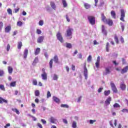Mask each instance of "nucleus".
<instances>
[{
  "label": "nucleus",
  "instance_id": "18",
  "mask_svg": "<svg viewBox=\"0 0 128 128\" xmlns=\"http://www.w3.org/2000/svg\"><path fill=\"white\" fill-rule=\"evenodd\" d=\"M120 88H121L122 90H126V86L124 83L121 84H120Z\"/></svg>",
  "mask_w": 128,
  "mask_h": 128
},
{
  "label": "nucleus",
  "instance_id": "47",
  "mask_svg": "<svg viewBox=\"0 0 128 128\" xmlns=\"http://www.w3.org/2000/svg\"><path fill=\"white\" fill-rule=\"evenodd\" d=\"M52 96V94H50V91H48L47 92V98H50Z\"/></svg>",
  "mask_w": 128,
  "mask_h": 128
},
{
  "label": "nucleus",
  "instance_id": "64",
  "mask_svg": "<svg viewBox=\"0 0 128 128\" xmlns=\"http://www.w3.org/2000/svg\"><path fill=\"white\" fill-rule=\"evenodd\" d=\"M62 120H63V122H64V124H68V120H66V119H63Z\"/></svg>",
  "mask_w": 128,
  "mask_h": 128
},
{
  "label": "nucleus",
  "instance_id": "1",
  "mask_svg": "<svg viewBox=\"0 0 128 128\" xmlns=\"http://www.w3.org/2000/svg\"><path fill=\"white\" fill-rule=\"evenodd\" d=\"M101 18L102 22H103L104 24H108L110 26H112V25L114 24V22L110 18L106 19V17L104 13L101 14Z\"/></svg>",
  "mask_w": 128,
  "mask_h": 128
},
{
  "label": "nucleus",
  "instance_id": "30",
  "mask_svg": "<svg viewBox=\"0 0 128 128\" xmlns=\"http://www.w3.org/2000/svg\"><path fill=\"white\" fill-rule=\"evenodd\" d=\"M8 70L9 74H12L13 69L12 66H8Z\"/></svg>",
  "mask_w": 128,
  "mask_h": 128
},
{
  "label": "nucleus",
  "instance_id": "57",
  "mask_svg": "<svg viewBox=\"0 0 128 128\" xmlns=\"http://www.w3.org/2000/svg\"><path fill=\"white\" fill-rule=\"evenodd\" d=\"M96 122V120H90V123L92 124H94V122Z\"/></svg>",
  "mask_w": 128,
  "mask_h": 128
},
{
  "label": "nucleus",
  "instance_id": "60",
  "mask_svg": "<svg viewBox=\"0 0 128 128\" xmlns=\"http://www.w3.org/2000/svg\"><path fill=\"white\" fill-rule=\"evenodd\" d=\"M37 126L40 128H42V124H40V123H38Z\"/></svg>",
  "mask_w": 128,
  "mask_h": 128
},
{
  "label": "nucleus",
  "instance_id": "39",
  "mask_svg": "<svg viewBox=\"0 0 128 128\" xmlns=\"http://www.w3.org/2000/svg\"><path fill=\"white\" fill-rule=\"evenodd\" d=\"M61 108H68L69 106L68 105L66 104H62L60 106Z\"/></svg>",
  "mask_w": 128,
  "mask_h": 128
},
{
  "label": "nucleus",
  "instance_id": "15",
  "mask_svg": "<svg viewBox=\"0 0 128 128\" xmlns=\"http://www.w3.org/2000/svg\"><path fill=\"white\" fill-rule=\"evenodd\" d=\"M128 66H126L121 70L120 72L121 74H126V72H128Z\"/></svg>",
  "mask_w": 128,
  "mask_h": 128
},
{
  "label": "nucleus",
  "instance_id": "11",
  "mask_svg": "<svg viewBox=\"0 0 128 128\" xmlns=\"http://www.w3.org/2000/svg\"><path fill=\"white\" fill-rule=\"evenodd\" d=\"M44 36H39L37 40V42H38V44H41V42H44Z\"/></svg>",
  "mask_w": 128,
  "mask_h": 128
},
{
  "label": "nucleus",
  "instance_id": "28",
  "mask_svg": "<svg viewBox=\"0 0 128 128\" xmlns=\"http://www.w3.org/2000/svg\"><path fill=\"white\" fill-rule=\"evenodd\" d=\"M2 102H5L6 104H8V101L2 97H0V104H2Z\"/></svg>",
  "mask_w": 128,
  "mask_h": 128
},
{
  "label": "nucleus",
  "instance_id": "61",
  "mask_svg": "<svg viewBox=\"0 0 128 128\" xmlns=\"http://www.w3.org/2000/svg\"><path fill=\"white\" fill-rule=\"evenodd\" d=\"M120 42H122V44H124V38L122 36L120 37Z\"/></svg>",
  "mask_w": 128,
  "mask_h": 128
},
{
  "label": "nucleus",
  "instance_id": "3",
  "mask_svg": "<svg viewBox=\"0 0 128 128\" xmlns=\"http://www.w3.org/2000/svg\"><path fill=\"white\" fill-rule=\"evenodd\" d=\"M53 60H54L56 64L58 63V57L57 56V55H55L54 57V58L50 59L49 62V66L50 68H52Z\"/></svg>",
  "mask_w": 128,
  "mask_h": 128
},
{
  "label": "nucleus",
  "instance_id": "10",
  "mask_svg": "<svg viewBox=\"0 0 128 128\" xmlns=\"http://www.w3.org/2000/svg\"><path fill=\"white\" fill-rule=\"evenodd\" d=\"M100 56H98L97 58L96 62L95 63L96 66L97 68H100Z\"/></svg>",
  "mask_w": 128,
  "mask_h": 128
},
{
  "label": "nucleus",
  "instance_id": "55",
  "mask_svg": "<svg viewBox=\"0 0 128 128\" xmlns=\"http://www.w3.org/2000/svg\"><path fill=\"white\" fill-rule=\"evenodd\" d=\"M120 24H121L122 32H124V26L122 25V22H120Z\"/></svg>",
  "mask_w": 128,
  "mask_h": 128
},
{
  "label": "nucleus",
  "instance_id": "27",
  "mask_svg": "<svg viewBox=\"0 0 128 128\" xmlns=\"http://www.w3.org/2000/svg\"><path fill=\"white\" fill-rule=\"evenodd\" d=\"M12 110L16 112L17 114H20V111L17 108H12Z\"/></svg>",
  "mask_w": 128,
  "mask_h": 128
},
{
  "label": "nucleus",
  "instance_id": "23",
  "mask_svg": "<svg viewBox=\"0 0 128 128\" xmlns=\"http://www.w3.org/2000/svg\"><path fill=\"white\" fill-rule=\"evenodd\" d=\"M40 52V48H36L34 52L35 56H38Z\"/></svg>",
  "mask_w": 128,
  "mask_h": 128
},
{
  "label": "nucleus",
  "instance_id": "45",
  "mask_svg": "<svg viewBox=\"0 0 128 128\" xmlns=\"http://www.w3.org/2000/svg\"><path fill=\"white\" fill-rule=\"evenodd\" d=\"M0 88L2 90H6V89L4 88V86L2 84H0Z\"/></svg>",
  "mask_w": 128,
  "mask_h": 128
},
{
  "label": "nucleus",
  "instance_id": "48",
  "mask_svg": "<svg viewBox=\"0 0 128 128\" xmlns=\"http://www.w3.org/2000/svg\"><path fill=\"white\" fill-rule=\"evenodd\" d=\"M36 34H42V30L40 29H37L36 30Z\"/></svg>",
  "mask_w": 128,
  "mask_h": 128
},
{
  "label": "nucleus",
  "instance_id": "51",
  "mask_svg": "<svg viewBox=\"0 0 128 128\" xmlns=\"http://www.w3.org/2000/svg\"><path fill=\"white\" fill-rule=\"evenodd\" d=\"M10 50V44H8L6 47L7 52H9Z\"/></svg>",
  "mask_w": 128,
  "mask_h": 128
},
{
  "label": "nucleus",
  "instance_id": "34",
  "mask_svg": "<svg viewBox=\"0 0 128 128\" xmlns=\"http://www.w3.org/2000/svg\"><path fill=\"white\" fill-rule=\"evenodd\" d=\"M16 84V82L14 81L10 84V86L14 87Z\"/></svg>",
  "mask_w": 128,
  "mask_h": 128
},
{
  "label": "nucleus",
  "instance_id": "32",
  "mask_svg": "<svg viewBox=\"0 0 128 128\" xmlns=\"http://www.w3.org/2000/svg\"><path fill=\"white\" fill-rule=\"evenodd\" d=\"M110 94V90H105L104 92V94L106 96H108V94Z\"/></svg>",
  "mask_w": 128,
  "mask_h": 128
},
{
  "label": "nucleus",
  "instance_id": "59",
  "mask_svg": "<svg viewBox=\"0 0 128 128\" xmlns=\"http://www.w3.org/2000/svg\"><path fill=\"white\" fill-rule=\"evenodd\" d=\"M44 56H45V58H48V52H45L44 54Z\"/></svg>",
  "mask_w": 128,
  "mask_h": 128
},
{
  "label": "nucleus",
  "instance_id": "40",
  "mask_svg": "<svg viewBox=\"0 0 128 128\" xmlns=\"http://www.w3.org/2000/svg\"><path fill=\"white\" fill-rule=\"evenodd\" d=\"M34 94H35L36 96H40V90H36Z\"/></svg>",
  "mask_w": 128,
  "mask_h": 128
},
{
  "label": "nucleus",
  "instance_id": "62",
  "mask_svg": "<svg viewBox=\"0 0 128 128\" xmlns=\"http://www.w3.org/2000/svg\"><path fill=\"white\" fill-rule=\"evenodd\" d=\"M102 90H104V88H99V89L98 90V92H99V93L101 92Z\"/></svg>",
  "mask_w": 128,
  "mask_h": 128
},
{
  "label": "nucleus",
  "instance_id": "22",
  "mask_svg": "<svg viewBox=\"0 0 128 128\" xmlns=\"http://www.w3.org/2000/svg\"><path fill=\"white\" fill-rule=\"evenodd\" d=\"M56 122V118L54 117H50V122H52V124H55Z\"/></svg>",
  "mask_w": 128,
  "mask_h": 128
},
{
  "label": "nucleus",
  "instance_id": "24",
  "mask_svg": "<svg viewBox=\"0 0 128 128\" xmlns=\"http://www.w3.org/2000/svg\"><path fill=\"white\" fill-rule=\"evenodd\" d=\"M38 62V58H35L34 60L33 61V62L32 64V66H36V64Z\"/></svg>",
  "mask_w": 128,
  "mask_h": 128
},
{
  "label": "nucleus",
  "instance_id": "14",
  "mask_svg": "<svg viewBox=\"0 0 128 128\" xmlns=\"http://www.w3.org/2000/svg\"><path fill=\"white\" fill-rule=\"evenodd\" d=\"M110 102H112V97L109 96L105 101V104L106 106H108L110 104Z\"/></svg>",
  "mask_w": 128,
  "mask_h": 128
},
{
  "label": "nucleus",
  "instance_id": "63",
  "mask_svg": "<svg viewBox=\"0 0 128 128\" xmlns=\"http://www.w3.org/2000/svg\"><path fill=\"white\" fill-rule=\"evenodd\" d=\"M14 12H15L16 14V12H20V8H15Z\"/></svg>",
  "mask_w": 128,
  "mask_h": 128
},
{
  "label": "nucleus",
  "instance_id": "44",
  "mask_svg": "<svg viewBox=\"0 0 128 128\" xmlns=\"http://www.w3.org/2000/svg\"><path fill=\"white\" fill-rule=\"evenodd\" d=\"M77 56L78 58H80V60H82V53H80L77 55Z\"/></svg>",
  "mask_w": 128,
  "mask_h": 128
},
{
  "label": "nucleus",
  "instance_id": "43",
  "mask_svg": "<svg viewBox=\"0 0 128 128\" xmlns=\"http://www.w3.org/2000/svg\"><path fill=\"white\" fill-rule=\"evenodd\" d=\"M18 26H22V22L19 21L17 22Z\"/></svg>",
  "mask_w": 128,
  "mask_h": 128
},
{
  "label": "nucleus",
  "instance_id": "8",
  "mask_svg": "<svg viewBox=\"0 0 128 128\" xmlns=\"http://www.w3.org/2000/svg\"><path fill=\"white\" fill-rule=\"evenodd\" d=\"M105 71L106 72H103V76H106V74H110V67L106 68Z\"/></svg>",
  "mask_w": 128,
  "mask_h": 128
},
{
  "label": "nucleus",
  "instance_id": "9",
  "mask_svg": "<svg viewBox=\"0 0 128 128\" xmlns=\"http://www.w3.org/2000/svg\"><path fill=\"white\" fill-rule=\"evenodd\" d=\"M102 32L104 34V36H108V32H106V30L104 25L102 26Z\"/></svg>",
  "mask_w": 128,
  "mask_h": 128
},
{
  "label": "nucleus",
  "instance_id": "13",
  "mask_svg": "<svg viewBox=\"0 0 128 128\" xmlns=\"http://www.w3.org/2000/svg\"><path fill=\"white\" fill-rule=\"evenodd\" d=\"M84 74L85 78H88V68H86V65H84Z\"/></svg>",
  "mask_w": 128,
  "mask_h": 128
},
{
  "label": "nucleus",
  "instance_id": "56",
  "mask_svg": "<svg viewBox=\"0 0 128 128\" xmlns=\"http://www.w3.org/2000/svg\"><path fill=\"white\" fill-rule=\"evenodd\" d=\"M41 122L43 124H46V121L44 119L41 120Z\"/></svg>",
  "mask_w": 128,
  "mask_h": 128
},
{
  "label": "nucleus",
  "instance_id": "5",
  "mask_svg": "<svg viewBox=\"0 0 128 128\" xmlns=\"http://www.w3.org/2000/svg\"><path fill=\"white\" fill-rule=\"evenodd\" d=\"M120 20H122V22H124V18H126V12H124V9H121L120 10Z\"/></svg>",
  "mask_w": 128,
  "mask_h": 128
},
{
  "label": "nucleus",
  "instance_id": "12",
  "mask_svg": "<svg viewBox=\"0 0 128 128\" xmlns=\"http://www.w3.org/2000/svg\"><path fill=\"white\" fill-rule=\"evenodd\" d=\"M28 50L25 49L23 54V56L24 60H26V58H28Z\"/></svg>",
  "mask_w": 128,
  "mask_h": 128
},
{
  "label": "nucleus",
  "instance_id": "7",
  "mask_svg": "<svg viewBox=\"0 0 128 128\" xmlns=\"http://www.w3.org/2000/svg\"><path fill=\"white\" fill-rule=\"evenodd\" d=\"M56 37L58 40L60 41V42H64V38H62V34H60V32H58L56 34Z\"/></svg>",
  "mask_w": 128,
  "mask_h": 128
},
{
  "label": "nucleus",
  "instance_id": "19",
  "mask_svg": "<svg viewBox=\"0 0 128 128\" xmlns=\"http://www.w3.org/2000/svg\"><path fill=\"white\" fill-rule=\"evenodd\" d=\"M50 6L51 8H53V10H56V3H54V2H50Z\"/></svg>",
  "mask_w": 128,
  "mask_h": 128
},
{
  "label": "nucleus",
  "instance_id": "38",
  "mask_svg": "<svg viewBox=\"0 0 128 128\" xmlns=\"http://www.w3.org/2000/svg\"><path fill=\"white\" fill-rule=\"evenodd\" d=\"M32 84L34 86H38V80H36V79H34L32 80Z\"/></svg>",
  "mask_w": 128,
  "mask_h": 128
},
{
  "label": "nucleus",
  "instance_id": "4",
  "mask_svg": "<svg viewBox=\"0 0 128 128\" xmlns=\"http://www.w3.org/2000/svg\"><path fill=\"white\" fill-rule=\"evenodd\" d=\"M88 20L92 26L96 24V18L94 16H88Z\"/></svg>",
  "mask_w": 128,
  "mask_h": 128
},
{
  "label": "nucleus",
  "instance_id": "20",
  "mask_svg": "<svg viewBox=\"0 0 128 128\" xmlns=\"http://www.w3.org/2000/svg\"><path fill=\"white\" fill-rule=\"evenodd\" d=\"M53 100L56 102V104H60V100L58 97L53 96Z\"/></svg>",
  "mask_w": 128,
  "mask_h": 128
},
{
  "label": "nucleus",
  "instance_id": "52",
  "mask_svg": "<svg viewBox=\"0 0 128 128\" xmlns=\"http://www.w3.org/2000/svg\"><path fill=\"white\" fill-rule=\"evenodd\" d=\"M122 112H127L128 114V110L126 108H124L122 110Z\"/></svg>",
  "mask_w": 128,
  "mask_h": 128
},
{
  "label": "nucleus",
  "instance_id": "50",
  "mask_svg": "<svg viewBox=\"0 0 128 128\" xmlns=\"http://www.w3.org/2000/svg\"><path fill=\"white\" fill-rule=\"evenodd\" d=\"M88 62H91L92 61V55H90L87 59Z\"/></svg>",
  "mask_w": 128,
  "mask_h": 128
},
{
  "label": "nucleus",
  "instance_id": "21",
  "mask_svg": "<svg viewBox=\"0 0 128 128\" xmlns=\"http://www.w3.org/2000/svg\"><path fill=\"white\" fill-rule=\"evenodd\" d=\"M110 14L112 17L113 18H116V12L114 10H112Z\"/></svg>",
  "mask_w": 128,
  "mask_h": 128
},
{
  "label": "nucleus",
  "instance_id": "37",
  "mask_svg": "<svg viewBox=\"0 0 128 128\" xmlns=\"http://www.w3.org/2000/svg\"><path fill=\"white\" fill-rule=\"evenodd\" d=\"M7 12H8V14H11V16H12V9H10V8H8L7 10Z\"/></svg>",
  "mask_w": 128,
  "mask_h": 128
},
{
  "label": "nucleus",
  "instance_id": "17",
  "mask_svg": "<svg viewBox=\"0 0 128 128\" xmlns=\"http://www.w3.org/2000/svg\"><path fill=\"white\" fill-rule=\"evenodd\" d=\"M41 76L42 78V80H48V74H46V73L42 74H41Z\"/></svg>",
  "mask_w": 128,
  "mask_h": 128
},
{
  "label": "nucleus",
  "instance_id": "42",
  "mask_svg": "<svg viewBox=\"0 0 128 128\" xmlns=\"http://www.w3.org/2000/svg\"><path fill=\"white\" fill-rule=\"evenodd\" d=\"M114 108H120V105L118 103H115L114 105H113Z\"/></svg>",
  "mask_w": 128,
  "mask_h": 128
},
{
  "label": "nucleus",
  "instance_id": "58",
  "mask_svg": "<svg viewBox=\"0 0 128 128\" xmlns=\"http://www.w3.org/2000/svg\"><path fill=\"white\" fill-rule=\"evenodd\" d=\"M66 20H67V22H70V18H68V15H66Z\"/></svg>",
  "mask_w": 128,
  "mask_h": 128
},
{
  "label": "nucleus",
  "instance_id": "46",
  "mask_svg": "<svg viewBox=\"0 0 128 128\" xmlns=\"http://www.w3.org/2000/svg\"><path fill=\"white\" fill-rule=\"evenodd\" d=\"M4 26V23L2 22H0V32L2 30V27Z\"/></svg>",
  "mask_w": 128,
  "mask_h": 128
},
{
  "label": "nucleus",
  "instance_id": "54",
  "mask_svg": "<svg viewBox=\"0 0 128 128\" xmlns=\"http://www.w3.org/2000/svg\"><path fill=\"white\" fill-rule=\"evenodd\" d=\"M4 70H0V76H4Z\"/></svg>",
  "mask_w": 128,
  "mask_h": 128
},
{
  "label": "nucleus",
  "instance_id": "2",
  "mask_svg": "<svg viewBox=\"0 0 128 128\" xmlns=\"http://www.w3.org/2000/svg\"><path fill=\"white\" fill-rule=\"evenodd\" d=\"M72 32H74L73 28H70V27L68 28L66 30V36L67 38H70H70H72Z\"/></svg>",
  "mask_w": 128,
  "mask_h": 128
},
{
  "label": "nucleus",
  "instance_id": "16",
  "mask_svg": "<svg viewBox=\"0 0 128 128\" xmlns=\"http://www.w3.org/2000/svg\"><path fill=\"white\" fill-rule=\"evenodd\" d=\"M12 30V26H6L4 28L5 32H10Z\"/></svg>",
  "mask_w": 128,
  "mask_h": 128
},
{
  "label": "nucleus",
  "instance_id": "41",
  "mask_svg": "<svg viewBox=\"0 0 128 128\" xmlns=\"http://www.w3.org/2000/svg\"><path fill=\"white\" fill-rule=\"evenodd\" d=\"M58 75L54 74L53 76L54 80H58Z\"/></svg>",
  "mask_w": 128,
  "mask_h": 128
},
{
  "label": "nucleus",
  "instance_id": "25",
  "mask_svg": "<svg viewBox=\"0 0 128 128\" xmlns=\"http://www.w3.org/2000/svg\"><path fill=\"white\" fill-rule=\"evenodd\" d=\"M66 46L67 48H72V44L66 42Z\"/></svg>",
  "mask_w": 128,
  "mask_h": 128
},
{
  "label": "nucleus",
  "instance_id": "29",
  "mask_svg": "<svg viewBox=\"0 0 128 128\" xmlns=\"http://www.w3.org/2000/svg\"><path fill=\"white\" fill-rule=\"evenodd\" d=\"M106 51L107 52H110V50L108 49V48H110V43L106 42Z\"/></svg>",
  "mask_w": 128,
  "mask_h": 128
},
{
  "label": "nucleus",
  "instance_id": "26",
  "mask_svg": "<svg viewBox=\"0 0 128 128\" xmlns=\"http://www.w3.org/2000/svg\"><path fill=\"white\" fill-rule=\"evenodd\" d=\"M22 42H18V50H20V48H22Z\"/></svg>",
  "mask_w": 128,
  "mask_h": 128
},
{
  "label": "nucleus",
  "instance_id": "33",
  "mask_svg": "<svg viewBox=\"0 0 128 128\" xmlns=\"http://www.w3.org/2000/svg\"><path fill=\"white\" fill-rule=\"evenodd\" d=\"M62 2L64 8H66V6H68V4H66V0H62Z\"/></svg>",
  "mask_w": 128,
  "mask_h": 128
},
{
  "label": "nucleus",
  "instance_id": "6",
  "mask_svg": "<svg viewBox=\"0 0 128 128\" xmlns=\"http://www.w3.org/2000/svg\"><path fill=\"white\" fill-rule=\"evenodd\" d=\"M110 84L112 88V90L116 94V92H118V88H116V86L114 83L110 82Z\"/></svg>",
  "mask_w": 128,
  "mask_h": 128
},
{
  "label": "nucleus",
  "instance_id": "36",
  "mask_svg": "<svg viewBox=\"0 0 128 128\" xmlns=\"http://www.w3.org/2000/svg\"><path fill=\"white\" fill-rule=\"evenodd\" d=\"M76 121H73L72 123V128H76Z\"/></svg>",
  "mask_w": 128,
  "mask_h": 128
},
{
  "label": "nucleus",
  "instance_id": "49",
  "mask_svg": "<svg viewBox=\"0 0 128 128\" xmlns=\"http://www.w3.org/2000/svg\"><path fill=\"white\" fill-rule=\"evenodd\" d=\"M39 26H44V20H40L39 21Z\"/></svg>",
  "mask_w": 128,
  "mask_h": 128
},
{
  "label": "nucleus",
  "instance_id": "31",
  "mask_svg": "<svg viewBox=\"0 0 128 128\" xmlns=\"http://www.w3.org/2000/svg\"><path fill=\"white\" fill-rule=\"evenodd\" d=\"M114 39L116 44H118L120 42L118 41V36H116V35H115Z\"/></svg>",
  "mask_w": 128,
  "mask_h": 128
},
{
  "label": "nucleus",
  "instance_id": "35",
  "mask_svg": "<svg viewBox=\"0 0 128 128\" xmlns=\"http://www.w3.org/2000/svg\"><path fill=\"white\" fill-rule=\"evenodd\" d=\"M84 6L86 8V10H88V8H90V5L88 4V3H85L84 4Z\"/></svg>",
  "mask_w": 128,
  "mask_h": 128
},
{
  "label": "nucleus",
  "instance_id": "53",
  "mask_svg": "<svg viewBox=\"0 0 128 128\" xmlns=\"http://www.w3.org/2000/svg\"><path fill=\"white\" fill-rule=\"evenodd\" d=\"M110 126H112V128H114V124H112V120H111L110 121Z\"/></svg>",
  "mask_w": 128,
  "mask_h": 128
}]
</instances>
